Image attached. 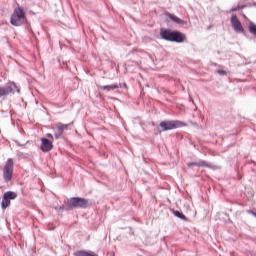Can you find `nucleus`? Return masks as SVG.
<instances>
[{
  "instance_id": "nucleus-1",
  "label": "nucleus",
  "mask_w": 256,
  "mask_h": 256,
  "mask_svg": "<svg viewBox=\"0 0 256 256\" xmlns=\"http://www.w3.org/2000/svg\"><path fill=\"white\" fill-rule=\"evenodd\" d=\"M160 37L164 41H170L171 43H183L185 41V34L170 29H161Z\"/></svg>"
},
{
  "instance_id": "nucleus-2",
  "label": "nucleus",
  "mask_w": 256,
  "mask_h": 256,
  "mask_svg": "<svg viewBox=\"0 0 256 256\" xmlns=\"http://www.w3.org/2000/svg\"><path fill=\"white\" fill-rule=\"evenodd\" d=\"M25 19H27L25 16V11H23L21 7H17L14 9L13 14L11 15L10 23L14 27H21V25L25 23Z\"/></svg>"
},
{
  "instance_id": "nucleus-3",
  "label": "nucleus",
  "mask_w": 256,
  "mask_h": 256,
  "mask_svg": "<svg viewBox=\"0 0 256 256\" xmlns=\"http://www.w3.org/2000/svg\"><path fill=\"white\" fill-rule=\"evenodd\" d=\"M162 131H173V129H179L185 127L187 124L181 120H165L160 122Z\"/></svg>"
},
{
  "instance_id": "nucleus-4",
  "label": "nucleus",
  "mask_w": 256,
  "mask_h": 256,
  "mask_svg": "<svg viewBox=\"0 0 256 256\" xmlns=\"http://www.w3.org/2000/svg\"><path fill=\"white\" fill-rule=\"evenodd\" d=\"M15 162H13V158H8L3 167V179L5 183H9L13 179V171H14Z\"/></svg>"
},
{
  "instance_id": "nucleus-5",
  "label": "nucleus",
  "mask_w": 256,
  "mask_h": 256,
  "mask_svg": "<svg viewBox=\"0 0 256 256\" xmlns=\"http://www.w3.org/2000/svg\"><path fill=\"white\" fill-rule=\"evenodd\" d=\"M21 93V89L15 82H8L5 86H0V99L1 97H7V95H11V93Z\"/></svg>"
},
{
  "instance_id": "nucleus-6",
  "label": "nucleus",
  "mask_w": 256,
  "mask_h": 256,
  "mask_svg": "<svg viewBox=\"0 0 256 256\" xmlns=\"http://www.w3.org/2000/svg\"><path fill=\"white\" fill-rule=\"evenodd\" d=\"M68 207L75 209H87L89 207V200L81 197H72L68 200Z\"/></svg>"
},
{
  "instance_id": "nucleus-7",
  "label": "nucleus",
  "mask_w": 256,
  "mask_h": 256,
  "mask_svg": "<svg viewBox=\"0 0 256 256\" xmlns=\"http://www.w3.org/2000/svg\"><path fill=\"white\" fill-rule=\"evenodd\" d=\"M13 199H17V194L14 191H7L3 194L2 202H1V209H7L9 205H11V201Z\"/></svg>"
},
{
  "instance_id": "nucleus-8",
  "label": "nucleus",
  "mask_w": 256,
  "mask_h": 256,
  "mask_svg": "<svg viewBox=\"0 0 256 256\" xmlns=\"http://www.w3.org/2000/svg\"><path fill=\"white\" fill-rule=\"evenodd\" d=\"M230 23L236 33H244L245 29H243V25L241 24V21H239V18H237L236 14H232Z\"/></svg>"
},
{
  "instance_id": "nucleus-9",
  "label": "nucleus",
  "mask_w": 256,
  "mask_h": 256,
  "mask_svg": "<svg viewBox=\"0 0 256 256\" xmlns=\"http://www.w3.org/2000/svg\"><path fill=\"white\" fill-rule=\"evenodd\" d=\"M166 21H172V23H175L176 25H180V27H185L187 25V21L175 16L174 14H171L169 12L165 13Z\"/></svg>"
},
{
  "instance_id": "nucleus-10",
  "label": "nucleus",
  "mask_w": 256,
  "mask_h": 256,
  "mask_svg": "<svg viewBox=\"0 0 256 256\" xmlns=\"http://www.w3.org/2000/svg\"><path fill=\"white\" fill-rule=\"evenodd\" d=\"M69 125L71 124H63L61 122L56 124V131L54 133V137L55 139H61V137L63 136V132L65 131V129H69Z\"/></svg>"
},
{
  "instance_id": "nucleus-11",
  "label": "nucleus",
  "mask_w": 256,
  "mask_h": 256,
  "mask_svg": "<svg viewBox=\"0 0 256 256\" xmlns=\"http://www.w3.org/2000/svg\"><path fill=\"white\" fill-rule=\"evenodd\" d=\"M41 146L40 149L43 151V153H49L53 149V142H51L47 138H41Z\"/></svg>"
},
{
  "instance_id": "nucleus-12",
  "label": "nucleus",
  "mask_w": 256,
  "mask_h": 256,
  "mask_svg": "<svg viewBox=\"0 0 256 256\" xmlns=\"http://www.w3.org/2000/svg\"><path fill=\"white\" fill-rule=\"evenodd\" d=\"M188 167H207L208 169H216L215 165L208 163L205 160H200L198 162L188 163Z\"/></svg>"
},
{
  "instance_id": "nucleus-13",
  "label": "nucleus",
  "mask_w": 256,
  "mask_h": 256,
  "mask_svg": "<svg viewBox=\"0 0 256 256\" xmlns=\"http://www.w3.org/2000/svg\"><path fill=\"white\" fill-rule=\"evenodd\" d=\"M101 91H115V89H121V84H111L106 86H100Z\"/></svg>"
},
{
  "instance_id": "nucleus-14",
  "label": "nucleus",
  "mask_w": 256,
  "mask_h": 256,
  "mask_svg": "<svg viewBox=\"0 0 256 256\" xmlns=\"http://www.w3.org/2000/svg\"><path fill=\"white\" fill-rule=\"evenodd\" d=\"M174 216L178 217V219H182L183 221H187V216H185L181 211L175 210Z\"/></svg>"
},
{
  "instance_id": "nucleus-15",
  "label": "nucleus",
  "mask_w": 256,
  "mask_h": 256,
  "mask_svg": "<svg viewBox=\"0 0 256 256\" xmlns=\"http://www.w3.org/2000/svg\"><path fill=\"white\" fill-rule=\"evenodd\" d=\"M249 32L252 35H256V25L253 22H249Z\"/></svg>"
},
{
  "instance_id": "nucleus-16",
  "label": "nucleus",
  "mask_w": 256,
  "mask_h": 256,
  "mask_svg": "<svg viewBox=\"0 0 256 256\" xmlns=\"http://www.w3.org/2000/svg\"><path fill=\"white\" fill-rule=\"evenodd\" d=\"M244 7H245V6H237V7L232 8L230 11H231L232 13H235V11H239V9H244Z\"/></svg>"
},
{
  "instance_id": "nucleus-17",
  "label": "nucleus",
  "mask_w": 256,
  "mask_h": 256,
  "mask_svg": "<svg viewBox=\"0 0 256 256\" xmlns=\"http://www.w3.org/2000/svg\"><path fill=\"white\" fill-rule=\"evenodd\" d=\"M217 73L219 75H227V71H225V70H217Z\"/></svg>"
},
{
  "instance_id": "nucleus-18",
  "label": "nucleus",
  "mask_w": 256,
  "mask_h": 256,
  "mask_svg": "<svg viewBox=\"0 0 256 256\" xmlns=\"http://www.w3.org/2000/svg\"><path fill=\"white\" fill-rule=\"evenodd\" d=\"M47 137H48V139H53V134L48 133V134H47Z\"/></svg>"
},
{
  "instance_id": "nucleus-19",
  "label": "nucleus",
  "mask_w": 256,
  "mask_h": 256,
  "mask_svg": "<svg viewBox=\"0 0 256 256\" xmlns=\"http://www.w3.org/2000/svg\"><path fill=\"white\" fill-rule=\"evenodd\" d=\"M250 213H252V215H254V217H256V213L253 211H250Z\"/></svg>"
}]
</instances>
